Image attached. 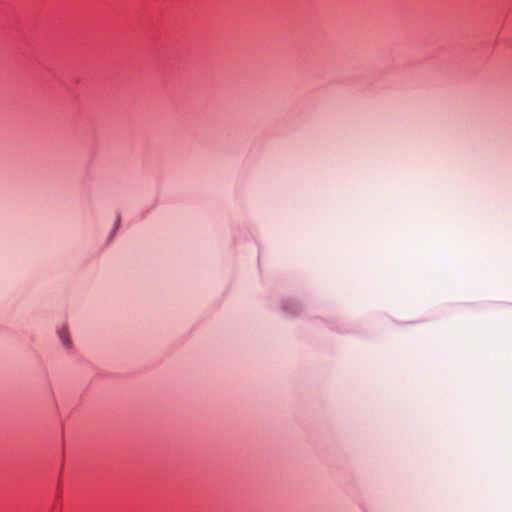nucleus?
<instances>
[{
  "label": "nucleus",
  "instance_id": "obj_1",
  "mask_svg": "<svg viewBox=\"0 0 512 512\" xmlns=\"http://www.w3.org/2000/svg\"><path fill=\"white\" fill-rule=\"evenodd\" d=\"M58 336H59V339H60L62 345L65 348H70L71 347V340L69 338V333H68V330L66 328L59 329L58 330Z\"/></svg>",
  "mask_w": 512,
  "mask_h": 512
}]
</instances>
